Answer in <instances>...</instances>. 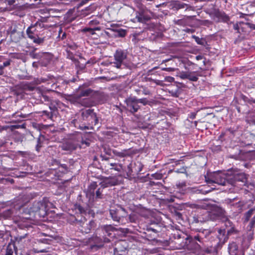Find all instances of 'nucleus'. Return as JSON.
Listing matches in <instances>:
<instances>
[{"mask_svg": "<svg viewBox=\"0 0 255 255\" xmlns=\"http://www.w3.org/2000/svg\"><path fill=\"white\" fill-rule=\"evenodd\" d=\"M226 229H220L218 230V242L215 246H220L223 245L228 239V236L236 234L238 231L236 229L235 225L228 219L225 221Z\"/></svg>", "mask_w": 255, "mask_h": 255, "instance_id": "1", "label": "nucleus"}, {"mask_svg": "<svg viewBox=\"0 0 255 255\" xmlns=\"http://www.w3.org/2000/svg\"><path fill=\"white\" fill-rule=\"evenodd\" d=\"M230 172L228 171L226 173L214 172L207 174L205 175V181L209 184L215 183L220 185H226L229 184V172Z\"/></svg>", "mask_w": 255, "mask_h": 255, "instance_id": "2", "label": "nucleus"}, {"mask_svg": "<svg viewBox=\"0 0 255 255\" xmlns=\"http://www.w3.org/2000/svg\"><path fill=\"white\" fill-rule=\"evenodd\" d=\"M48 204H50V203H49L46 199H44L42 201L34 202L30 208V212L34 213L35 216L44 217L47 215L48 210Z\"/></svg>", "mask_w": 255, "mask_h": 255, "instance_id": "3", "label": "nucleus"}, {"mask_svg": "<svg viewBox=\"0 0 255 255\" xmlns=\"http://www.w3.org/2000/svg\"><path fill=\"white\" fill-rule=\"evenodd\" d=\"M135 18L131 19L133 22L146 23L150 20L152 17L153 13L145 7H141L135 12Z\"/></svg>", "mask_w": 255, "mask_h": 255, "instance_id": "4", "label": "nucleus"}, {"mask_svg": "<svg viewBox=\"0 0 255 255\" xmlns=\"http://www.w3.org/2000/svg\"><path fill=\"white\" fill-rule=\"evenodd\" d=\"M100 165L102 170L107 173H111L112 170L120 172L123 169V165L122 164L112 162L110 161V159L107 160L105 159L103 160V162H100Z\"/></svg>", "mask_w": 255, "mask_h": 255, "instance_id": "5", "label": "nucleus"}, {"mask_svg": "<svg viewBox=\"0 0 255 255\" xmlns=\"http://www.w3.org/2000/svg\"><path fill=\"white\" fill-rule=\"evenodd\" d=\"M128 53L126 50L117 49L114 55L115 61L112 63L117 68H121L127 58Z\"/></svg>", "mask_w": 255, "mask_h": 255, "instance_id": "6", "label": "nucleus"}, {"mask_svg": "<svg viewBox=\"0 0 255 255\" xmlns=\"http://www.w3.org/2000/svg\"><path fill=\"white\" fill-rule=\"evenodd\" d=\"M229 184L234 185L236 181H241L246 183L247 182V177L245 173L239 171L236 169L229 170Z\"/></svg>", "mask_w": 255, "mask_h": 255, "instance_id": "7", "label": "nucleus"}, {"mask_svg": "<svg viewBox=\"0 0 255 255\" xmlns=\"http://www.w3.org/2000/svg\"><path fill=\"white\" fill-rule=\"evenodd\" d=\"M212 18L218 22L229 23L230 21V17L225 12L219 9H214L210 14Z\"/></svg>", "mask_w": 255, "mask_h": 255, "instance_id": "8", "label": "nucleus"}, {"mask_svg": "<svg viewBox=\"0 0 255 255\" xmlns=\"http://www.w3.org/2000/svg\"><path fill=\"white\" fill-rule=\"evenodd\" d=\"M127 110L131 114L136 113L140 108L138 105L137 98L135 97L130 96L125 100Z\"/></svg>", "mask_w": 255, "mask_h": 255, "instance_id": "9", "label": "nucleus"}, {"mask_svg": "<svg viewBox=\"0 0 255 255\" xmlns=\"http://www.w3.org/2000/svg\"><path fill=\"white\" fill-rule=\"evenodd\" d=\"M110 215L115 221L120 223L122 218L126 217L127 213L126 210L122 207L119 209H112L110 210Z\"/></svg>", "mask_w": 255, "mask_h": 255, "instance_id": "10", "label": "nucleus"}, {"mask_svg": "<svg viewBox=\"0 0 255 255\" xmlns=\"http://www.w3.org/2000/svg\"><path fill=\"white\" fill-rule=\"evenodd\" d=\"M44 27V24L41 22L37 21L34 24L31 25L26 29V34L29 38H33L34 36H38L37 28H42Z\"/></svg>", "mask_w": 255, "mask_h": 255, "instance_id": "11", "label": "nucleus"}, {"mask_svg": "<svg viewBox=\"0 0 255 255\" xmlns=\"http://www.w3.org/2000/svg\"><path fill=\"white\" fill-rule=\"evenodd\" d=\"M200 76L196 71H182L179 74V77L182 79H188L192 82H196L198 80V76Z\"/></svg>", "mask_w": 255, "mask_h": 255, "instance_id": "12", "label": "nucleus"}, {"mask_svg": "<svg viewBox=\"0 0 255 255\" xmlns=\"http://www.w3.org/2000/svg\"><path fill=\"white\" fill-rule=\"evenodd\" d=\"M116 245V247L114 250V255H122L121 253L127 250V242L125 241H119Z\"/></svg>", "mask_w": 255, "mask_h": 255, "instance_id": "13", "label": "nucleus"}, {"mask_svg": "<svg viewBox=\"0 0 255 255\" xmlns=\"http://www.w3.org/2000/svg\"><path fill=\"white\" fill-rule=\"evenodd\" d=\"M112 152L115 156L121 158L130 156L135 153V152L131 148L124 149L121 151H119L116 149H113Z\"/></svg>", "mask_w": 255, "mask_h": 255, "instance_id": "14", "label": "nucleus"}, {"mask_svg": "<svg viewBox=\"0 0 255 255\" xmlns=\"http://www.w3.org/2000/svg\"><path fill=\"white\" fill-rule=\"evenodd\" d=\"M212 213H209L207 211H204L203 216L201 215H197L194 216L193 218V222L195 223H203L209 219H214L211 217Z\"/></svg>", "mask_w": 255, "mask_h": 255, "instance_id": "15", "label": "nucleus"}, {"mask_svg": "<svg viewBox=\"0 0 255 255\" xmlns=\"http://www.w3.org/2000/svg\"><path fill=\"white\" fill-rule=\"evenodd\" d=\"M56 79L52 75H49L45 77H42L38 79L37 82V84H41L42 83H47L48 85L51 84V88L56 89V85L55 84Z\"/></svg>", "mask_w": 255, "mask_h": 255, "instance_id": "16", "label": "nucleus"}, {"mask_svg": "<svg viewBox=\"0 0 255 255\" xmlns=\"http://www.w3.org/2000/svg\"><path fill=\"white\" fill-rule=\"evenodd\" d=\"M209 232L207 230L204 232H199L197 235L193 237V239L198 241L201 245H203L206 242V238L207 235H209Z\"/></svg>", "mask_w": 255, "mask_h": 255, "instance_id": "17", "label": "nucleus"}, {"mask_svg": "<svg viewBox=\"0 0 255 255\" xmlns=\"http://www.w3.org/2000/svg\"><path fill=\"white\" fill-rule=\"evenodd\" d=\"M118 180L115 177L105 178L101 183L103 188L117 185Z\"/></svg>", "mask_w": 255, "mask_h": 255, "instance_id": "18", "label": "nucleus"}, {"mask_svg": "<svg viewBox=\"0 0 255 255\" xmlns=\"http://www.w3.org/2000/svg\"><path fill=\"white\" fill-rule=\"evenodd\" d=\"M78 145V143L68 141L62 145V148L64 150L71 151L75 150Z\"/></svg>", "mask_w": 255, "mask_h": 255, "instance_id": "19", "label": "nucleus"}, {"mask_svg": "<svg viewBox=\"0 0 255 255\" xmlns=\"http://www.w3.org/2000/svg\"><path fill=\"white\" fill-rule=\"evenodd\" d=\"M89 242L91 244H94V246L99 248L103 246L102 240L97 236L90 238L89 239Z\"/></svg>", "mask_w": 255, "mask_h": 255, "instance_id": "20", "label": "nucleus"}, {"mask_svg": "<svg viewBox=\"0 0 255 255\" xmlns=\"http://www.w3.org/2000/svg\"><path fill=\"white\" fill-rule=\"evenodd\" d=\"M5 255H17L16 248L14 244H9L7 245Z\"/></svg>", "mask_w": 255, "mask_h": 255, "instance_id": "21", "label": "nucleus"}, {"mask_svg": "<svg viewBox=\"0 0 255 255\" xmlns=\"http://www.w3.org/2000/svg\"><path fill=\"white\" fill-rule=\"evenodd\" d=\"M226 211L220 207H216L213 211V214L216 215L217 217H224L226 216Z\"/></svg>", "mask_w": 255, "mask_h": 255, "instance_id": "22", "label": "nucleus"}, {"mask_svg": "<svg viewBox=\"0 0 255 255\" xmlns=\"http://www.w3.org/2000/svg\"><path fill=\"white\" fill-rule=\"evenodd\" d=\"M134 91L137 95H140L142 94L144 95H148L150 94L149 90L147 88L143 86L135 89Z\"/></svg>", "mask_w": 255, "mask_h": 255, "instance_id": "23", "label": "nucleus"}, {"mask_svg": "<svg viewBox=\"0 0 255 255\" xmlns=\"http://www.w3.org/2000/svg\"><path fill=\"white\" fill-rule=\"evenodd\" d=\"M238 246L235 243L230 244L228 246V251L230 255H236Z\"/></svg>", "mask_w": 255, "mask_h": 255, "instance_id": "24", "label": "nucleus"}, {"mask_svg": "<svg viewBox=\"0 0 255 255\" xmlns=\"http://www.w3.org/2000/svg\"><path fill=\"white\" fill-rule=\"evenodd\" d=\"M95 113L93 109H88L84 112L82 114V116L84 120H88L90 117H95Z\"/></svg>", "mask_w": 255, "mask_h": 255, "instance_id": "25", "label": "nucleus"}, {"mask_svg": "<svg viewBox=\"0 0 255 255\" xmlns=\"http://www.w3.org/2000/svg\"><path fill=\"white\" fill-rule=\"evenodd\" d=\"M255 211V207L250 209L248 212L244 214L243 220L244 223H247L250 221L251 217L253 215L254 212Z\"/></svg>", "mask_w": 255, "mask_h": 255, "instance_id": "26", "label": "nucleus"}, {"mask_svg": "<svg viewBox=\"0 0 255 255\" xmlns=\"http://www.w3.org/2000/svg\"><path fill=\"white\" fill-rule=\"evenodd\" d=\"M72 139L74 141H81L82 144H85L87 146H89L90 143L89 142L84 141L82 139L81 133L80 132H76L75 134V137H72Z\"/></svg>", "mask_w": 255, "mask_h": 255, "instance_id": "27", "label": "nucleus"}, {"mask_svg": "<svg viewBox=\"0 0 255 255\" xmlns=\"http://www.w3.org/2000/svg\"><path fill=\"white\" fill-rule=\"evenodd\" d=\"M92 224L93 223L92 222H89V224H87V223H83L82 225V228L83 229H82V231L86 233L89 232L92 228Z\"/></svg>", "mask_w": 255, "mask_h": 255, "instance_id": "28", "label": "nucleus"}, {"mask_svg": "<svg viewBox=\"0 0 255 255\" xmlns=\"http://www.w3.org/2000/svg\"><path fill=\"white\" fill-rule=\"evenodd\" d=\"M101 27H96L93 28H90V27H86L83 29L84 32H88L91 34L94 35L95 34V31L96 30H100Z\"/></svg>", "mask_w": 255, "mask_h": 255, "instance_id": "29", "label": "nucleus"}, {"mask_svg": "<svg viewBox=\"0 0 255 255\" xmlns=\"http://www.w3.org/2000/svg\"><path fill=\"white\" fill-rule=\"evenodd\" d=\"M31 40H33V42L35 43L38 44H42L44 41H45V38L44 37H39V35L38 36H34V38H30Z\"/></svg>", "mask_w": 255, "mask_h": 255, "instance_id": "30", "label": "nucleus"}, {"mask_svg": "<svg viewBox=\"0 0 255 255\" xmlns=\"http://www.w3.org/2000/svg\"><path fill=\"white\" fill-rule=\"evenodd\" d=\"M20 32H17V28L16 26H14L13 27H11L10 29V35L11 38H13L14 37L15 34H17L19 35Z\"/></svg>", "mask_w": 255, "mask_h": 255, "instance_id": "31", "label": "nucleus"}, {"mask_svg": "<svg viewBox=\"0 0 255 255\" xmlns=\"http://www.w3.org/2000/svg\"><path fill=\"white\" fill-rule=\"evenodd\" d=\"M11 60H8L4 62L2 65H0V75H2L3 73V69L5 67H7L10 64Z\"/></svg>", "mask_w": 255, "mask_h": 255, "instance_id": "32", "label": "nucleus"}, {"mask_svg": "<svg viewBox=\"0 0 255 255\" xmlns=\"http://www.w3.org/2000/svg\"><path fill=\"white\" fill-rule=\"evenodd\" d=\"M255 227V215L251 219L249 224L248 226L249 230L252 231Z\"/></svg>", "mask_w": 255, "mask_h": 255, "instance_id": "33", "label": "nucleus"}, {"mask_svg": "<svg viewBox=\"0 0 255 255\" xmlns=\"http://www.w3.org/2000/svg\"><path fill=\"white\" fill-rule=\"evenodd\" d=\"M41 114V116H45L48 119H51L52 118V113H51L50 112H48L47 111H43L42 112H39Z\"/></svg>", "mask_w": 255, "mask_h": 255, "instance_id": "34", "label": "nucleus"}, {"mask_svg": "<svg viewBox=\"0 0 255 255\" xmlns=\"http://www.w3.org/2000/svg\"><path fill=\"white\" fill-rule=\"evenodd\" d=\"M118 36L120 37H124L127 34V30L123 29H120L117 30Z\"/></svg>", "mask_w": 255, "mask_h": 255, "instance_id": "35", "label": "nucleus"}, {"mask_svg": "<svg viewBox=\"0 0 255 255\" xmlns=\"http://www.w3.org/2000/svg\"><path fill=\"white\" fill-rule=\"evenodd\" d=\"M186 6H187V4H185V3H182V2H176L175 3V7L177 9H181V8H183Z\"/></svg>", "mask_w": 255, "mask_h": 255, "instance_id": "36", "label": "nucleus"}, {"mask_svg": "<svg viewBox=\"0 0 255 255\" xmlns=\"http://www.w3.org/2000/svg\"><path fill=\"white\" fill-rule=\"evenodd\" d=\"M33 251L34 253H46L48 252L47 249H40L38 248H34Z\"/></svg>", "mask_w": 255, "mask_h": 255, "instance_id": "37", "label": "nucleus"}, {"mask_svg": "<svg viewBox=\"0 0 255 255\" xmlns=\"http://www.w3.org/2000/svg\"><path fill=\"white\" fill-rule=\"evenodd\" d=\"M91 90L90 89H87L86 90L83 91L81 93L80 96L81 97L88 96L91 94Z\"/></svg>", "mask_w": 255, "mask_h": 255, "instance_id": "38", "label": "nucleus"}, {"mask_svg": "<svg viewBox=\"0 0 255 255\" xmlns=\"http://www.w3.org/2000/svg\"><path fill=\"white\" fill-rule=\"evenodd\" d=\"M137 103L138 104L141 103L145 106L148 104V101L146 98L137 99Z\"/></svg>", "mask_w": 255, "mask_h": 255, "instance_id": "39", "label": "nucleus"}, {"mask_svg": "<svg viewBox=\"0 0 255 255\" xmlns=\"http://www.w3.org/2000/svg\"><path fill=\"white\" fill-rule=\"evenodd\" d=\"M97 186V185L96 182L91 183L89 187L90 191L91 192H94V191L96 188Z\"/></svg>", "mask_w": 255, "mask_h": 255, "instance_id": "40", "label": "nucleus"}, {"mask_svg": "<svg viewBox=\"0 0 255 255\" xmlns=\"http://www.w3.org/2000/svg\"><path fill=\"white\" fill-rule=\"evenodd\" d=\"M211 148L213 152H218L221 150V146L220 145H213Z\"/></svg>", "mask_w": 255, "mask_h": 255, "instance_id": "41", "label": "nucleus"}, {"mask_svg": "<svg viewBox=\"0 0 255 255\" xmlns=\"http://www.w3.org/2000/svg\"><path fill=\"white\" fill-rule=\"evenodd\" d=\"M49 108L51 110L50 112L51 113H52V117L55 115V112L57 110V108L55 106H50Z\"/></svg>", "mask_w": 255, "mask_h": 255, "instance_id": "42", "label": "nucleus"}, {"mask_svg": "<svg viewBox=\"0 0 255 255\" xmlns=\"http://www.w3.org/2000/svg\"><path fill=\"white\" fill-rule=\"evenodd\" d=\"M104 151L107 155H111V153L112 152V150L110 148L104 147Z\"/></svg>", "mask_w": 255, "mask_h": 255, "instance_id": "43", "label": "nucleus"}, {"mask_svg": "<svg viewBox=\"0 0 255 255\" xmlns=\"http://www.w3.org/2000/svg\"><path fill=\"white\" fill-rule=\"evenodd\" d=\"M102 198V191L100 189H98L96 192V198L101 199Z\"/></svg>", "mask_w": 255, "mask_h": 255, "instance_id": "44", "label": "nucleus"}, {"mask_svg": "<svg viewBox=\"0 0 255 255\" xmlns=\"http://www.w3.org/2000/svg\"><path fill=\"white\" fill-rule=\"evenodd\" d=\"M27 234H24V235H23V236H19V235H18L15 238V241H17L18 242H19L20 241H21L22 239H23L24 238H25Z\"/></svg>", "mask_w": 255, "mask_h": 255, "instance_id": "45", "label": "nucleus"}, {"mask_svg": "<svg viewBox=\"0 0 255 255\" xmlns=\"http://www.w3.org/2000/svg\"><path fill=\"white\" fill-rule=\"evenodd\" d=\"M152 177L156 179H161L162 177V175L161 173H155L152 175Z\"/></svg>", "mask_w": 255, "mask_h": 255, "instance_id": "46", "label": "nucleus"}, {"mask_svg": "<svg viewBox=\"0 0 255 255\" xmlns=\"http://www.w3.org/2000/svg\"><path fill=\"white\" fill-rule=\"evenodd\" d=\"M99 24V21L97 20H91L89 22V25L91 26L97 25Z\"/></svg>", "mask_w": 255, "mask_h": 255, "instance_id": "47", "label": "nucleus"}, {"mask_svg": "<svg viewBox=\"0 0 255 255\" xmlns=\"http://www.w3.org/2000/svg\"><path fill=\"white\" fill-rule=\"evenodd\" d=\"M12 116L13 117H21L22 118H27L28 117V115H23V114H18V113H15V114L12 115Z\"/></svg>", "mask_w": 255, "mask_h": 255, "instance_id": "48", "label": "nucleus"}, {"mask_svg": "<svg viewBox=\"0 0 255 255\" xmlns=\"http://www.w3.org/2000/svg\"><path fill=\"white\" fill-rule=\"evenodd\" d=\"M192 37L195 40L196 42L198 44H202V43L201 42V39L199 37H197V36H196L195 35H193Z\"/></svg>", "mask_w": 255, "mask_h": 255, "instance_id": "49", "label": "nucleus"}, {"mask_svg": "<svg viewBox=\"0 0 255 255\" xmlns=\"http://www.w3.org/2000/svg\"><path fill=\"white\" fill-rule=\"evenodd\" d=\"M41 145H40V139L39 138H38L37 139V145H36V151H39V150H40V148L41 147Z\"/></svg>", "mask_w": 255, "mask_h": 255, "instance_id": "50", "label": "nucleus"}, {"mask_svg": "<svg viewBox=\"0 0 255 255\" xmlns=\"http://www.w3.org/2000/svg\"><path fill=\"white\" fill-rule=\"evenodd\" d=\"M165 80L166 81H167L168 82H172L174 81V78L172 77H170V76H167V77H165Z\"/></svg>", "mask_w": 255, "mask_h": 255, "instance_id": "51", "label": "nucleus"}, {"mask_svg": "<svg viewBox=\"0 0 255 255\" xmlns=\"http://www.w3.org/2000/svg\"><path fill=\"white\" fill-rule=\"evenodd\" d=\"M177 173H183L186 172V168L184 167H182V168L178 169L175 171Z\"/></svg>", "mask_w": 255, "mask_h": 255, "instance_id": "52", "label": "nucleus"}, {"mask_svg": "<svg viewBox=\"0 0 255 255\" xmlns=\"http://www.w3.org/2000/svg\"><path fill=\"white\" fill-rule=\"evenodd\" d=\"M76 209L80 213L85 212L84 209L80 205H78Z\"/></svg>", "mask_w": 255, "mask_h": 255, "instance_id": "53", "label": "nucleus"}, {"mask_svg": "<svg viewBox=\"0 0 255 255\" xmlns=\"http://www.w3.org/2000/svg\"><path fill=\"white\" fill-rule=\"evenodd\" d=\"M100 158H101V162H103V160H104L105 159H106V160H109V159H110V158H109V157H107V156H106L105 155H103V154H101V155H100Z\"/></svg>", "mask_w": 255, "mask_h": 255, "instance_id": "54", "label": "nucleus"}, {"mask_svg": "<svg viewBox=\"0 0 255 255\" xmlns=\"http://www.w3.org/2000/svg\"><path fill=\"white\" fill-rule=\"evenodd\" d=\"M183 30L187 33H191L194 32V31H195L194 29H190V28H185Z\"/></svg>", "mask_w": 255, "mask_h": 255, "instance_id": "55", "label": "nucleus"}, {"mask_svg": "<svg viewBox=\"0 0 255 255\" xmlns=\"http://www.w3.org/2000/svg\"><path fill=\"white\" fill-rule=\"evenodd\" d=\"M94 125H96L98 123V119L97 117L96 114H95V117L93 116Z\"/></svg>", "mask_w": 255, "mask_h": 255, "instance_id": "56", "label": "nucleus"}, {"mask_svg": "<svg viewBox=\"0 0 255 255\" xmlns=\"http://www.w3.org/2000/svg\"><path fill=\"white\" fill-rule=\"evenodd\" d=\"M184 23L183 20L182 19H178L175 22V23L177 25H182Z\"/></svg>", "mask_w": 255, "mask_h": 255, "instance_id": "57", "label": "nucleus"}, {"mask_svg": "<svg viewBox=\"0 0 255 255\" xmlns=\"http://www.w3.org/2000/svg\"><path fill=\"white\" fill-rule=\"evenodd\" d=\"M131 165H132V164L131 163H130L128 166V173H129V174H131V173L132 172V169H131Z\"/></svg>", "mask_w": 255, "mask_h": 255, "instance_id": "58", "label": "nucleus"}, {"mask_svg": "<svg viewBox=\"0 0 255 255\" xmlns=\"http://www.w3.org/2000/svg\"><path fill=\"white\" fill-rule=\"evenodd\" d=\"M196 115V114L195 113H191L189 115V118L193 120L195 118Z\"/></svg>", "mask_w": 255, "mask_h": 255, "instance_id": "59", "label": "nucleus"}, {"mask_svg": "<svg viewBox=\"0 0 255 255\" xmlns=\"http://www.w3.org/2000/svg\"><path fill=\"white\" fill-rule=\"evenodd\" d=\"M147 231H152L155 233H157L158 232V231L156 230V229H154L151 227H148L147 228Z\"/></svg>", "mask_w": 255, "mask_h": 255, "instance_id": "60", "label": "nucleus"}, {"mask_svg": "<svg viewBox=\"0 0 255 255\" xmlns=\"http://www.w3.org/2000/svg\"><path fill=\"white\" fill-rule=\"evenodd\" d=\"M11 57L16 59L20 58L19 55L16 53L13 54V55L11 56Z\"/></svg>", "mask_w": 255, "mask_h": 255, "instance_id": "61", "label": "nucleus"}, {"mask_svg": "<svg viewBox=\"0 0 255 255\" xmlns=\"http://www.w3.org/2000/svg\"><path fill=\"white\" fill-rule=\"evenodd\" d=\"M227 132H230V133H232L233 134H234L235 132V130H233V129L232 128H229L227 130Z\"/></svg>", "mask_w": 255, "mask_h": 255, "instance_id": "62", "label": "nucleus"}, {"mask_svg": "<svg viewBox=\"0 0 255 255\" xmlns=\"http://www.w3.org/2000/svg\"><path fill=\"white\" fill-rule=\"evenodd\" d=\"M176 186L179 188H181L183 186H185V184L184 183H179L178 184H176Z\"/></svg>", "mask_w": 255, "mask_h": 255, "instance_id": "63", "label": "nucleus"}, {"mask_svg": "<svg viewBox=\"0 0 255 255\" xmlns=\"http://www.w3.org/2000/svg\"><path fill=\"white\" fill-rule=\"evenodd\" d=\"M196 59L197 60H201L203 59V56L202 55H197L196 56Z\"/></svg>", "mask_w": 255, "mask_h": 255, "instance_id": "64", "label": "nucleus"}]
</instances>
